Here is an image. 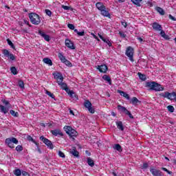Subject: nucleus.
I'll use <instances>...</instances> for the list:
<instances>
[{"label":"nucleus","instance_id":"1","mask_svg":"<svg viewBox=\"0 0 176 176\" xmlns=\"http://www.w3.org/2000/svg\"><path fill=\"white\" fill-rule=\"evenodd\" d=\"M96 7L100 12V14L104 17H111V14H109V11L104 5L102 2H98L96 3Z\"/></svg>","mask_w":176,"mask_h":176},{"label":"nucleus","instance_id":"2","mask_svg":"<svg viewBox=\"0 0 176 176\" xmlns=\"http://www.w3.org/2000/svg\"><path fill=\"white\" fill-rule=\"evenodd\" d=\"M29 19L32 24H34V25H39L41 24V16L35 12L30 13Z\"/></svg>","mask_w":176,"mask_h":176},{"label":"nucleus","instance_id":"3","mask_svg":"<svg viewBox=\"0 0 176 176\" xmlns=\"http://www.w3.org/2000/svg\"><path fill=\"white\" fill-rule=\"evenodd\" d=\"M63 130L65 131L66 134L69 135L70 138H73V137H78V132L71 126H65L63 127Z\"/></svg>","mask_w":176,"mask_h":176},{"label":"nucleus","instance_id":"4","mask_svg":"<svg viewBox=\"0 0 176 176\" xmlns=\"http://www.w3.org/2000/svg\"><path fill=\"white\" fill-rule=\"evenodd\" d=\"M160 97H163L164 98H167L168 100H175L176 101V93L172 92L170 93L168 91H165L164 93L160 94Z\"/></svg>","mask_w":176,"mask_h":176},{"label":"nucleus","instance_id":"5","mask_svg":"<svg viewBox=\"0 0 176 176\" xmlns=\"http://www.w3.org/2000/svg\"><path fill=\"white\" fill-rule=\"evenodd\" d=\"M6 144L9 146V148H11V149H13L14 148V144L17 145L19 144V140L16 138H8L6 139Z\"/></svg>","mask_w":176,"mask_h":176},{"label":"nucleus","instance_id":"6","mask_svg":"<svg viewBox=\"0 0 176 176\" xmlns=\"http://www.w3.org/2000/svg\"><path fill=\"white\" fill-rule=\"evenodd\" d=\"M125 54L129 57L130 61L134 62V48L133 47L129 46L126 47Z\"/></svg>","mask_w":176,"mask_h":176},{"label":"nucleus","instance_id":"7","mask_svg":"<svg viewBox=\"0 0 176 176\" xmlns=\"http://www.w3.org/2000/svg\"><path fill=\"white\" fill-rule=\"evenodd\" d=\"M58 57L59 60H60L61 63H63L67 67H72V63H71V61H69L67 58H65V56H64L63 53L59 52L58 54Z\"/></svg>","mask_w":176,"mask_h":176},{"label":"nucleus","instance_id":"8","mask_svg":"<svg viewBox=\"0 0 176 176\" xmlns=\"http://www.w3.org/2000/svg\"><path fill=\"white\" fill-rule=\"evenodd\" d=\"M117 108L118 109V111H121V112H124L125 115H128V116L130 118V119H134V116H133V114H131V112H130V111L127 110V109H126V107L118 104L117 106Z\"/></svg>","mask_w":176,"mask_h":176},{"label":"nucleus","instance_id":"9","mask_svg":"<svg viewBox=\"0 0 176 176\" xmlns=\"http://www.w3.org/2000/svg\"><path fill=\"white\" fill-rule=\"evenodd\" d=\"M41 141L43 142L50 149H53L54 148V146L53 145V143L52 141L49 140V139L45 138L44 136L40 137Z\"/></svg>","mask_w":176,"mask_h":176},{"label":"nucleus","instance_id":"10","mask_svg":"<svg viewBox=\"0 0 176 176\" xmlns=\"http://www.w3.org/2000/svg\"><path fill=\"white\" fill-rule=\"evenodd\" d=\"M2 53L4 56V57H8L12 61L16 60V56L13 54L10 53V52H9V50H8L6 49L2 50Z\"/></svg>","mask_w":176,"mask_h":176},{"label":"nucleus","instance_id":"11","mask_svg":"<svg viewBox=\"0 0 176 176\" xmlns=\"http://www.w3.org/2000/svg\"><path fill=\"white\" fill-rule=\"evenodd\" d=\"M65 45L66 47H68L72 50H75V49H76V47H75V45H74V43L71 40H69V38L65 39Z\"/></svg>","mask_w":176,"mask_h":176},{"label":"nucleus","instance_id":"12","mask_svg":"<svg viewBox=\"0 0 176 176\" xmlns=\"http://www.w3.org/2000/svg\"><path fill=\"white\" fill-rule=\"evenodd\" d=\"M97 69H98L99 72H101L102 74H106L108 71V66H107V65H98Z\"/></svg>","mask_w":176,"mask_h":176},{"label":"nucleus","instance_id":"13","mask_svg":"<svg viewBox=\"0 0 176 176\" xmlns=\"http://www.w3.org/2000/svg\"><path fill=\"white\" fill-rule=\"evenodd\" d=\"M130 104H132V105H133V107H138V105H140V104H141V101L140 100H138V98H137V97H133L131 100H130Z\"/></svg>","mask_w":176,"mask_h":176},{"label":"nucleus","instance_id":"14","mask_svg":"<svg viewBox=\"0 0 176 176\" xmlns=\"http://www.w3.org/2000/svg\"><path fill=\"white\" fill-rule=\"evenodd\" d=\"M51 134H52V135H54L55 137H57L58 135H60V137L64 136V133H63V132H61V130L58 129L52 130Z\"/></svg>","mask_w":176,"mask_h":176},{"label":"nucleus","instance_id":"15","mask_svg":"<svg viewBox=\"0 0 176 176\" xmlns=\"http://www.w3.org/2000/svg\"><path fill=\"white\" fill-rule=\"evenodd\" d=\"M150 173H151L153 176H163L162 174V171L157 169H155L153 168H150Z\"/></svg>","mask_w":176,"mask_h":176},{"label":"nucleus","instance_id":"16","mask_svg":"<svg viewBox=\"0 0 176 176\" xmlns=\"http://www.w3.org/2000/svg\"><path fill=\"white\" fill-rule=\"evenodd\" d=\"M38 34H40L42 38H44L46 42H50V36L45 34V32L42 30H38Z\"/></svg>","mask_w":176,"mask_h":176},{"label":"nucleus","instance_id":"17","mask_svg":"<svg viewBox=\"0 0 176 176\" xmlns=\"http://www.w3.org/2000/svg\"><path fill=\"white\" fill-rule=\"evenodd\" d=\"M163 90H164V87H163V86H162V85L155 82V85H154V89H153V91H163Z\"/></svg>","mask_w":176,"mask_h":176},{"label":"nucleus","instance_id":"18","mask_svg":"<svg viewBox=\"0 0 176 176\" xmlns=\"http://www.w3.org/2000/svg\"><path fill=\"white\" fill-rule=\"evenodd\" d=\"M67 94L71 97V98H73V100H75L76 101L79 100L78 95L75 94L73 90L69 89V91L67 92Z\"/></svg>","mask_w":176,"mask_h":176},{"label":"nucleus","instance_id":"19","mask_svg":"<svg viewBox=\"0 0 176 176\" xmlns=\"http://www.w3.org/2000/svg\"><path fill=\"white\" fill-rule=\"evenodd\" d=\"M153 29L155 31H162V25L159 24L157 22H154L152 24Z\"/></svg>","mask_w":176,"mask_h":176},{"label":"nucleus","instance_id":"20","mask_svg":"<svg viewBox=\"0 0 176 176\" xmlns=\"http://www.w3.org/2000/svg\"><path fill=\"white\" fill-rule=\"evenodd\" d=\"M156 82L155 81H150V82H146V87H148L149 89V90H153L155 89V85Z\"/></svg>","mask_w":176,"mask_h":176},{"label":"nucleus","instance_id":"21","mask_svg":"<svg viewBox=\"0 0 176 176\" xmlns=\"http://www.w3.org/2000/svg\"><path fill=\"white\" fill-rule=\"evenodd\" d=\"M117 93L120 94V96H122L126 100H130V95H129L127 93L122 91V90H117Z\"/></svg>","mask_w":176,"mask_h":176},{"label":"nucleus","instance_id":"22","mask_svg":"<svg viewBox=\"0 0 176 176\" xmlns=\"http://www.w3.org/2000/svg\"><path fill=\"white\" fill-rule=\"evenodd\" d=\"M58 86H60L62 90H65L66 93H67L69 91V88H68V85L65 82H61L58 85Z\"/></svg>","mask_w":176,"mask_h":176},{"label":"nucleus","instance_id":"23","mask_svg":"<svg viewBox=\"0 0 176 176\" xmlns=\"http://www.w3.org/2000/svg\"><path fill=\"white\" fill-rule=\"evenodd\" d=\"M69 153H71V155L75 157H79V152L76 151V147H72V149L69 151Z\"/></svg>","mask_w":176,"mask_h":176},{"label":"nucleus","instance_id":"24","mask_svg":"<svg viewBox=\"0 0 176 176\" xmlns=\"http://www.w3.org/2000/svg\"><path fill=\"white\" fill-rule=\"evenodd\" d=\"M102 79H104V80H105L107 82L109 83V85H112V80L111 79V77L107 74H104L102 76Z\"/></svg>","mask_w":176,"mask_h":176},{"label":"nucleus","instance_id":"25","mask_svg":"<svg viewBox=\"0 0 176 176\" xmlns=\"http://www.w3.org/2000/svg\"><path fill=\"white\" fill-rule=\"evenodd\" d=\"M0 109H1V112H2V113H4L5 115H6L8 112H9V107H6L2 104H0Z\"/></svg>","mask_w":176,"mask_h":176},{"label":"nucleus","instance_id":"26","mask_svg":"<svg viewBox=\"0 0 176 176\" xmlns=\"http://www.w3.org/2000/svg\"><path fill=\"white\" fill-rule=\"evenodd\" d=\"M155 9L156 12H157V13H160V14L161 16H164V14H166V12H164V10H163V8H162L159 6L155 7Z\"/></svg>","mask_w":176,"mask_h":176},{"label":"nucleus","instance_id":"27","mask_svg":"<svg viewBox=\"0 0 176 176\" xmlns=\"http://www.w3.org/2000/svg\"><path fill=\"white\" fill-rule=\"evenodd\" d=\"M43 63H45V64H47V65H49L50 67H52V65H53V62L49 58H44L43 59Z\"/></svg>","mask_w":176,"mask_h":176},{"label":"nucleus","instance_id":"28","mask_svg":"<svg viewBox=\"0 0 176 176\" xmlns=\"http://www.w3.org/2000/svg\"><path fill=\"white\" fill-rule=\"evenodd\" d=\"M160 31V35L162 38H164V39H166V41H168V39H170V37L168 36V35L166 34V32H164V30H162V29H161Z\"/></svg>","mask_w":176,"mask_h":176},{"label":"nucleus","instance_id":"29","mask_svg":"<svg viewBox=\"0 0 176 176\" xmlns=\"http://www.w3.org/2000/svg\"><path fill=\"white\" fill-rule=\"evenodd\" d=\"M26 139L28 140V141H30L31 142H33V144H36V146H38L39 145V143L35 141V140H34V138H32L31 135H28L26 137Z\"/></svg>","mask_w":176,"mask_h":176},{"label":"nucleus","instance_id":"30","mask_svg":"<svg viewBox=\"0 0 176 176\" xmlns=\"http://www.w3.org/2000/svg\"><path fill=\"white\" fill-rule=\"evenodd\" d=\"M87 163L90 167H94V161L91 157L87 158Z\"/></svg>","mask_w":176,"mask_h":176},{"label":"nucleus","instance_id":"31","mask_svg":"<svg viewBox=\"0 0 176 176\" xmlns=\"http://www.w3.org/2000/svg\"><path fill=\"white\" fill-rule=\"evenodd\" d=\"M55 78L57 80L58 85H60V84L63 83V80H64V78L63 77V76H58V75H56L55 76Z\"/></svg>","mask_w":176,"mask_h":176},{"label":"nucleus","instance_id":"32","mask_svg":"<svg viewBox=\"0 0 176 176\" xmlns=\"http://www.w3.org/2000/svg\"><path fill=\"white\" fill-rule=\"evenodd\" d=\"M116 125L118 129H119V130H121V131H123L124 130V127L123 126V123L122 122V121L117 122Z\"/></svg>","mask_w":176,"mask_h":176},{"label":"nucleus","instance_id":"33","mask_svg":"<svg viewBox=\"0 0 176 176\" xmlns=\"http://www.w3.org/2000/svg\"><path fill=\"white\" fill-rule=\"evenodd\" d=\"M131 2L133 3V5H135L138 8L141 7V2H142V0H131Z\"/></svg>","mask_w":176,"mask_h":176},{"label":"nucleus","instance_id":"34","mask_svg":"<svg viewBox=\"0 0 176 176\" xmlns=\"http://www.w3.org/2000/svg\"><path fill=\"white\" fill-rule=\"evenodd\" d=\"M113 149H116V151H118V152H122L123 151L122 146H120L119 144H114Z\"/></svg>","mask_w":176,"mask_h":176},{"label":"nucleus","instance_id":"35","mask_svg":"<svg viewBox=\"0 0 176 176\" xmlns=\"http://www.w3.org/2000/svg\"><path fill=\"white\" fill-rule=\"evenodd\" d=\"M138 75L140 80H142L143 82H145V80H146V76L145 74H142L141 72H138Z\"/></svg>","mask_w":176,"mask_h":176},{"label":"nucleus","instance_id":"36","mask_svg":"<svg viewBox=\"0 0 176 176\" xmlns=\"http://www.w3.org/2000/svg\"><path fill=\"white\" fill-rule=\"evenodd\" d=\"M84 107L88 109V108H90L91 107H93V104H91V102L89 100H85L84 102Z\"/></svg>","mask_w":176,"mask_h":176},{"label":"nucleus","instance_id":"37","mask_svg":"<svg viewBox=\"0 0 176 176\" xmlns=\"http://www.w3.org/2000/svg\"><path fill=\"white\" fill-rule=\"evenodd\" d=\"M45 94L48 96L49 97H51V98H53L54 100H56V96H54V94H52V92L46 90L45 91Z\"/></svg>","mask_w":176,"mask_h":176},{"label":"nucleus","instance_id":"38","mask_svg":"<svg viewBox=\"0 0 176 176\" xmlns=\"http://www.w3.org/2000/svg\"><path fill=\"white\" fill-rule=\"evenodd\" d=\"M7 42L9 45V46H10V47L12 49H14V50H16V46H14V44H13V43L12 42V41H10V39H9V38L7 39Z\"/></svg>","mask_w":176,"mask_h":176},{"label":"nucleus","instance_id":"39","mask_svg":"<svg viewBox=\"0 0 176 176\" xmlns=\"http://www.w3.org/2000/svg\"><path fill=\"white\" fill-rule=\"evenodd\" d=\"M10 113L14 118H19V112H16L14 110H10Z\"/></svg>","mask_w":176,"mask_h":176},{"label":"nucleus","instance_id":"40","mask_svg":"<svg viewBox=\"0 0 176 176\" xmlns=\"http://www.w3.org/2000/svg\"><path fill=\"white\" fill-rule=\"evenodd\" d=\"M14 174L16 176H20L21 175V170L17 168L14 170Z\"/></svg>","mask_w":176,"mask_h":176},{"label":"nucleus","instance_id":"41","mask_svg":"<svg viewBox=\"0 0 176 176\" xmlns=\"http://www.w3.org/2000/svg\"><path fill=\"white\" fill-rule=\"evenodd\" d=\"M18 85L19 87H21V89H24V81H23V80H19Z\"/></svg>","mask_w":176,"mask_h":176},{"label":"nucleus","instance_id":"42","mask_svg":"<svg viewBox=\"0 0 176 176\" xmlns=\"http://www.w3.org/2000/svg\"><path fill=\"white\" fill-rule=\"evenodd\" d=\"M11 72L13 74V75H17V69H16V67H12L10 68Z\"/></svg>","mask_w":176,"mask_h":176},{"label":"nucleus","instance_id":"43","mask_svg":"<svg viewBox=\"0 0 176 176\" xmlns=\"http://www.w3.org/2000/svg\"><path fill=\"white\" fill-rule=\"evenodd\" d=\"M2 102L4 105H6L7 108H10V102H9V101L4 99L2 100Z\"/></svg>","mask_w":176,"mask_h":176},{"label":"nucleus","instance_id":"44","mask_svg":"<svg viewBox=\"0 0 176 176\" xmlns=\"http://www.w3.org/2000/svg\"><path fill=\"white\" fill-rule=\"evenodd\" d=\"M167 109L168 112H170L171 113H173V112H174L175 109L172 105H168L167 107Z\"/></svg>","mask_w":176,"mask_h":176},{"label":"nucleus","instance_id":"45","mask_svg":"<svg viewBox=\"0 0 176 176\" xmlns=\"http://www.w3.org/2000/svg\"><path fill=\"white\" fill-rule=\"evenodd\" d=\"M62 8L64 9V10H73L72 8L67 6L62 5Z\"/></svg>","mask_w":176,"mask_h":176},{"label":"nucleus","instance_id":"46","mask_svg":"<svg viewBox=\"0 0 176 176\" xmlns=\"http://www.w3.org/2000/svg\"><path fill=\"white\" fill-rule=\"evenodd\" d=\"M15 150L16 152H21L23 151V146L21 145H18L16 148Z\"/></svg>","mask_w":176,"mask_h":176},{"label":"nucleus","instance_id":"47","mask_svg":"<svg viewBox=\"0 0 176 176\" xmlns=\"http://www.w3.org/2000/svg\"><path fill=\"white\" fill-rule=\"evenodd\" d=\"M45 14H47V16H49V17H52V11L49 9H46Z\"/></svg>","mask_w":176,"mask_h":176},{"label":"nucleus","instance_id":"48","mask_svg":"<svg viewBox=\"0 0 176 176\" xmlns=\"http://www.w3.org/2000/svg\"><path fill=\"white\" fill-rule=\"evenodd\" d=\"M161 169L163 170V171H165L166 173L169 174L170 175V174H173V172L168 170V169H167L166 168L162 167V168H161Z\"/></svg>","mask_w":176,"mask_h":176},{"label":"nucleus","instance_id":"49","mask_svg":"<svg viewBox=\"0 0 176 176\" xmlns=\"http://www.w3.org/2000/svg\"><path fill=\"white\" fill-rule=\"evenodd\" d=\"M67 27L69 30H75V25H74V24L69 23L67 24Z\"/></svg>","mask_w":176,"mask_h":176},{"label":"nucleus","instance_id":"50","mask_svg":"<svg viewBox=\"0 0 176 176\" xmlns=\"http://www.w3.org/2000/svg\"><path fill=\"white\" fill-rule=\"evenodd\" d=\"M89 112H90V113H94V112H96V111L94 110V109H93L92 106H91L90 107H89L88 109Z\"/></svg>","mask_w":176,"mask_h":176},{"label":"nucleus","instance_id":"51","mask_svg":"<svg viewBox=\"0 0 176 176\" xmlns=\"http://www.w3.org/2000/svg\"><path fill=\"white\" fill-rule=\"evenodd\" d=\"M58 155L60 156V157H65V154H64V153H63V151H58Z\"/></svg>","mask_w":176,"mask_h":176},{"label":"nucleus","instance_id":"52","mask_svg":"<svg viewBox=\"0 0 176 176\" xmlns=\"http://www.w3.org/2000/svg\"><path fill=\"white\" fill-rule=\"evenodd\" d=\"M119 35L121 36V38H126V35L122 32H119Z\"/></svg>","mask_w":176,"mask_h":176},{"label":"nucleus","instance_id":"53","mask_svg":"<svg viewBox=\"0 0 176 176\" xmlns=\"http://www.w3.org/2000/svg\"><path fill=\"white\" fill-rule=\"evenodd\" d=\"M77 35H78V36H85V31L78 32Z\"/></svg>","mask_w":176,"mask_h":176},{"label":"nucleus","instance_id":"54","mask_svg":"<svg viewBox=\"0 0 176 176\" xmlns=\"http://www.w3.org/2000/svg\"><path fill=\"white\" fill-rule=\"evenodd\" d=\"M105 43H107L108 46L111 47L112 46V43H111V41L109 40H106L105 41H104Z\"/></svg>","mask_w":176,"mask_h":176},{"label":"nucleus","instance_id":"55","mask_svg":"<svg viewBox=\"0 0 176 176\" xmlns=\"http://www.w3.org/2000/svg\"><path fill=\"white\" fill-rule=\"evenodd\" d=\"M168 17H169L170 20H172L173 21H176V18L173 16V15L169 14Z\"/></svg>","mask_w":176,"mask_h":176},{"label":"nucleus","instance_id":"56","mask_svg":"<svg viewBox=\"0 0 176 176\" xmlns=\"http://www.w3.org/2000/svg\"><path fill=\"white\" fill-rule=\"evenodd\" d=\"M98 35L103 42H105V38H104V36H102V35H101V34L98 33Z\"/></svg>","mask_w":176,"mask_h":176},{"label":"nucleus","instance_id":"57","mask_svg":"<svg viewBox=\"0 0 176 176\" xmlns=\"http://www.w3.org/2000/svg\"><path fill=\"white\" fill-rule=\"evenodd\" d=\"M24 23L29 27H32V25L30 24V21H28V20L24 19Z\"/></svg>","mask_w":176,"mask_h":176},{"label":"nucleus","instance_id":"58","mask_svg":"<svg viewBox=\"0 0 176 176\" xmlns=\"http://www.w3.org/2000/svg\"><path fill=\"white\" fill-rule=\"evenodd\" d=\"M122 25H123V27H124V28H127V22L124 21V22H121Z\"/></svg>","mask_w":176,"mask_h":176},{"label":"nucleus","instance_id":"59","mask_svg":"<svg viewBox=\"0 0 176 176\" xmlns=\"http://www.w3.org/2000/svg\"><path fill=\"white\" fill-rule=\"evenodd\" d=\"M92 35V36L94 38V39L98 40V41H100V38H98V37L97 36H96V34H94V33H91V34Z\"/></svg>","mask_w":176,"mask_h":176},{"label":"nucleus","instance_id":"60","mask_svg":"<svg viewBox=\"0 0 176 176\" xmlns=\"http://www.w3.org/2000/svg\"><path fill=\"white\" fill-rule=\"evenodd\" d=\"M148 166L149 165L148 164V163H144L142 166V168H148Z\"/></svg>","mask_w":176,"mask_h":176},{"label":"nucleus","instance_id":"61","mask_svg":"<svg viewBox=\"0 0 176 176\" xmlns=\"http://www.w3.org/2000/svg\"><path fill=\"white\" fill-rule=\"evenodd\" d=\"M23 176H30L26 171H22Z\"/></svg>","mask_w":176,"mask_h":176},{"label":"nucleus","instance_id":"62","mask_svg":"<svg viewBox=\"0 0 176 176\" xmlns=\"http://www.w3.org/2000/svg\"><path fill=\"white\" fill-rule=\"evenodd\" d=\"M138 41H139L140 43H142L144 42V39L141 37H137Z\"/></svg>","mask_w":176,"mask_h":176},{"label":"nucleus","instance_id":"63","mask_svg":"<svg viewBox=\"0 0 176 176\" xmlns=\"http://www.w3.org/2000/svg\"><path fill=\"white\" fill-rule=\"evenodd\" d=\"M69 114L75 116V113H74V111L71 110V109H69Z\"/></svg>","mask_w":176,"mask_h":176},{"label":"nucleus","instance_id":"64","mask_svg":"<svg viewBox=\"0 0 176 176\" xmlns=\"http://www.w3.org/2000/svg\"><path fill=\"white\" fill-rule=\"evenodd\" d=\"M37 146V151L38 152V153H42V151H41V148H39V145L36 146Z\"/></svg>","mask_w":176,"mask_h":176}]
</instances>
